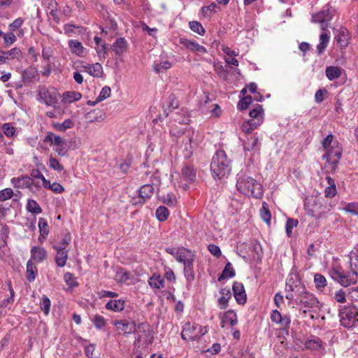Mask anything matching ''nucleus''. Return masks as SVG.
Segmentation results:
<instances>
[{"instance_id": "nucleus-1", "label": "nucleus", "mask_w": 358, "mask_h": 358, "mask_svg": "<svg viewBox=\"0 0 358 358\" xmlns=\"http://www.w3.org/2000/svg\"><path fill=\"white\" fill-rule=\"evenodd\" d=\"M349 271L345 273L340 267H333L329 270L331 278L344 287L355 285L358 282V256L350 257Z\"/></svg>"}, {"instance_id": "nucleus-2", "label": "nucleus", "mask_w": 358, "mask_h": 358, "mask_svg": "<svg viewBox=\"0 0 358 358\" xmlns=\"http://www.w3.org/2000/svg\"><path fill=\"white\" fill-rule=\"evenodd\" d=\"M286 291L296 293L300 303L306 308L303 310V313H306L311 310L317 311L320 309V302L317 299L313 294L306 291L300 282H293L292 285L287 282Z\"/></svg>"}, {"instance_id": "nucleus-3", "label": "nucleus", "mask_w": 358, "mask_h": 358, "mask_svg": "<svg viewBox=\"0 0 358 358\" xmlns=\"http://www.w3.org/2000/svg\"><path fill=\"white\" fill-rule=\"evenodd\" d=\"M306 213L319 220L331 210V205L322 196H309L304 201Z\"/></svg>"}, {"instance_id": "nucleus-4", "label": "nucleus", "mask_w": 358, "mask_h": 358, "mask_svg": "<svg viewBox=\"0 0 358 358\" xmlns=\"http://www.w3.org/2000/svg\"><path fill=\"white\" fill-rule=\"evenodd\" d=\"M210 171L213 177L221 179L227 177L231 171V161L223 150H218L213 157Z\"/></svg>"}, {"instance_id": "nucleus-5", "label": "nucleus", "mask_w": 358, "mask_h": 358, "mask_svg": "<svg viewBox=\"0 0 358 358\" xmlns=\"http://www.w3.org/2000/svg\"><path fill=\"white\" fill-rule=\"evenodd\" d=\"M237 189L245 195L255 198H261L263 195L262 185L253 178L243 175L240 176L236 182Z\"/></svg>"}, {"instance_id": "nucleus-6", "label": "nucleus", "mask_w": 358, "mask_h": 358, "mask_svg": "<svg viewBox=\"0 0 358 358\" xmlns=\"http://www.w3.org/2000/svg\"><path fill=\"white\" fill-rule=\"evenodd\" d=\"M358 310L355 306H343L340 308V322L343 327L352 328L358 326Z\"/></svg>"}, {"instance_id": "nucleus-7", "label": "nucleus", "mask_w": 358, "mask_h": 358, "mask_svg": "<svg viewBox=\"0 0 358 358\" xmlns=\"http://www.w3.org/2000/svg\"><path fill=\"white\" fill-rule=\"evenodd\" d=\"M206 333V327L188 322L183 327L181 337L185 341H196Z\"/></svg>"}, {"instance_id": "nucleus-8", "label": "nucleus", "mask_w": 358, "mask_h": 358, "mask_svg": "<svg viewBox=\"0 0 358 358\" xmlns=\"http://www.w3.org/2000/svg\"><path fill=\"white\" fill-rule=\"evenodd\" d=\"M134 333L136 334V343L150 344L152 342V329L148 323L138 324L135 327Z\"/></svg>"}, {"instance_id": "nucleus-9", "label": "nucleus", "mask_w": 358, "mask_h": 358, "mask_svg": "<svg viewBox=\"0 0 358 358\" xmlns=\"http://www.w3.org/2000/svg\"><path fill=\"white\" fill-rule=\"evenodd\" d=\"M335 10L329 5L324 6L322 10L312 15V22L321 24V29L325 30L328 22L331 20Z\"/></svg>"}, {"instance_id": "nucleus-10", "label": "nucleus", "mask_w": 358, "mask_h": 358, "mask_svg": "<svg viewBox=\"0 0 358 358\" xmlns=\"http://www.w3.org/2000/svg\"><path fill=\"white\" fill-rule=\"evenodd\" d=\"M39 101L47 106H53L58 101L59 93L55 88L41 87L38 90Z\"/></svg>"}, {"instance_id": "nucleus-11", "label": "nucleus", "mask_w": 358, "mask_h": 358, "mask_svg": "<svg viewBox=\"0 0 358 358\" xmlns=\"http://www.w3.org/2000/svg\"><path fill=\"white\" fill-rule=\"evenodd\" d=\"M176 259L177 262L182 263L184 266L193 264L195 259V254L186 248L180 247L176 250Z\"/></svg>"}, {"instance_id": "nucleus-12", "label": "nucleus", "mask_w": 358, "mask_h": 358, "mask_svg": "<svg viewBox=\"0 0 358 358\" xmlns=\"http://www.w3.org/2000/svg\"><path fill=\"white\" fill-rule=\"evenodd\" d=\"M245 155L250 152V155L258 153L261 148V143L259 142V138L256 135L251 136L247 138L243 143Z\"/></svg>"}, {"instance_id": "nucleus-13", "label": "nucleus", "mask_w": 358, "mask_h": 358, "mask_svg": "<svg viewBox=\"0 0 358 358\" xmlns=\"http://www.w3.org/2000/svg\"><path fill=\"white\" fill-rule=\"evenodd\" d=\"M342 151L339 148L328 150L326 155L324 157L327 158V161L329 163L330 169L332 171H334L336 169L337 164L341 157Z\"/></svg>"}, {"instance_id": "nucleus-14", "label": "nucleus", "mask_w": 358, "mask_h": 358, "mask_svg": "<svg viewBox=\"0 0 358 358\" xmlns=\"http://www.w3.org/2000/svg\"><path fill=\"white\" fill-rule=\"evenodd\" d=\"M234 296L238 303L243 305L246 302L247 296L243 285L241 282H234L233 284Z\"/></svg>"}, {"instance_id": "nucleus-15", "label": "nucleus", "mask_w": 358, "mask_h": 358, "mask_svg": "<svg viewBox=\"0 0 358 358\" xmlns=\"http://www.w3.org/2000/svg\"><path fill=\"white\" fill-rule=\"evenodd\" d=\"M53 248L57 251L55 255V262L57 265L59 267H64L68 259L69 250L62 245H53Z\"/></svg>"}, {"instance_id": "nucleus-16", "label": "nucleus", "mask_w": 358, "mask_h": 358, "mask_svg": "<svg viewBox=\"0 0 358 358\" xmlns=\"http://www.w3.org/2000/svg\"><path fill=\"white\" fill-rule=\"evenodd\" d=\"M113 324L116 327L117 331L124 334L134 333L135 331V323L128 322L124 320H117L113 322Z\"/></svg>"}, {"instance_id": "nucleus-17", "label": "nucleus", "mask_w": 358, "mask_h": 358, "mask_svg": "<svg viewBox=\"0 0 358 358\" xmlns=\"http://www.w3.org/2000/svg\"><path fill=\"white\" fill-rule=\"evenodd\" d=\"M69 46L71 53L78 57H85L87 55L86 48L78 40H70L69 41Z\"/></svg>"}, {"instance_id": "nucleus-18", "label": "nucleus", "mask_w": 358, "mask_h": 358, "mask_svg": "<svg viewBox=\"0 0 358 358\" xmlns=\"http://www.w3.org/2000/svg\"><path fill=\"white\" fill-rule=\"evenodd\" d=\"M31 178L27 176H22L18 178H13L11 180V183L15 188H29L31 185Z\"/></svg>"}, {"instance_id": "nucleus-19", "label": "nucleus", "mask_w": 358, "mask_h": 358, "mask_svg": "<svg viewBox=\"0 0 358 358\" xmlns=\"http://www.w3.org/2000/svg\"><path fill=\"white\" fill-rule=\"evenodd\" d=\"M263 122V118L250 119L243 123L241 129L246 134L251 133L254 129H257Z\"/></svg>"}, {"instance_id": "nucleus-20", "label": "nucleus", "mask_w": 358, "mask_h": 358, "mask_svg": "<svg viewBox=\"0 0 358 358\" xmlns=\"http://www.w3.org/2000/svg\"><path fill=\"white\" fill-rule=\"evenodd\" d=\"M111 49L115 52V55H121L127 49V42L124 38H119L111 45Z\"/></svg>"}, {"instance_id": "nucleus-21", "label": "nucleus", "mask_w": 358, "mask_h": 358, "mask_svg": "<svg viewBox=\"0 0 358 358\" xmlns=\"http://www.w3.org/2000/svg\"><path fill=\"white\" fill-rule=\"evenodd\" d=\"M349 38V32L348 29L344 27H341L338 31V35L336 36L338 45L341 48L347 47Z\"/></svg>"}, {"instance_id": "nucleus-22", "label": "nucleus", "mask_w": 358, "mask_h": 358, "mask_svg": "<svg viewBox=\"0 0 358 358\" xmlns=\"http://www.w3.org/2000/svg\"><path fill=\"white\" fill-rule=\"evenodd\" d=\"M31 256L36 262H41L46 258L47 252L43 248L34 246L31 249Z\"/></svg>"}, {"instance_id": "nucleus-23", "label": "nucleus", "mask_w": 358, "mask_h": 358, "mask_svg": "<svg viewBox=\"0 0 358 358\" xmlns=\"http://www.w3.org/2000/svg\"><path fill=\"white\" fill-rule=\"evenodd\" d=\"M220 293L221 294V297H220L217 300L218 306L220 309H225L228 306L229 300L231 297V293L229 288H222L221 289Z\"/></svg>"}, {"instance_id": "nucleus-24", "label": "nucleus", "mask_w": 358, "mask_h": 358, "mask_svg": "<svg viewBox=\"0 0 358 358\" xmlns=\"http://www.w3.org/2000/svg\"><path fill=\"white\" fill-rule=\"evenodd\" d=\"M85 71L94 77H101L103 73V67L99 63L87 64L83 66Z\"/></svg>"}, {"instance_id": "nucleus-25", "label": "nucleus", "mask_w": 358, "mask_h": 358, "mask_svg": "<svg viewBox=\"0 0 358 358\" xmlns=\"http://www.w3.org/2000/svg\"><path fill=\"white\" fill-rule=\"evenodd\" d=\"M237 322L238 320L236 313L234 310H229L222 316L221 326L222 327H224L225 324H229L231 326H234Z\"/></svg>"}, {"instance_id": "nucleus-26", "label": "nucleus", "mask_w": 358, "mask_h": 358, "mask_svg": "<svg viewBox=\"0 0 358 358\" xmlns=\"http://www.w3.org/2000/svg\"><path fill=\"white\" fill-rule=\"evenodd\" d=\"M38 225L40 231V236L38 239L39 242L43 243L49 234V227L46 220L43 217L39 218Z\"/></svg>"}, {"instance_id": "nucleus-27", "label": "nucleus", "mask_w": 358, "mask_h": 358, "mask_svg": "<svg viewBox=\"0 0 358 358\" xmlns=\"http://www.w3.org/2000/svg\"><path fill=\"white\" fill-rule=\"evenodd\" d=\"M139 197L143 199L144 203L147 199H150L154 193V187L150 184H146L141 187L138 191Z\"/></svg>"}, {"instance_id": "nucleus-28", "label": "nucleus", "mask_w": 358, "mask_h": 358, "mask_svg": "<svg viewBox=\"0 0 358 358\" xmlns=\"http://www.w3.org/2000/svg\"><path fill=\"white\" fill-rule=\"evenodd\" d=\"M124 306L125 301L122 299L110 300L106 305V309L115 312H121L122 310H124Z\"/></svg>"}, {"instance_id": "nucleus-29", "label": "nucleus", "mask_w": 358, "mask_h": 358, "mask_svg": "<svg viewBox=\"0 0 358 358\" xmlns=\"http://www.w3.org/2000/svg\"><path fill=\"white\" fill-rule=\"evenodd\" d=\"M330 36L326 32H323L320 36V43L317 45L318 55H322L327 48L329 43Z\"/></svg>"}, {"instance_id": "nucleus-30", "label": "nucleus", "mask_w": 358, "mask_h": 358, "mask_svg": "<svg viewBox=\"0 0 358 358\" xmlns=\"http://www.w3.org/2000/svg\"><path fill=\"white\" fill-rule=\"evenodd\" d=\"M54 144L56 146L55 151L58 153L59 156H65L67 153V150L66 149V143L64 140L58 136L57 137H55Z\"/></svg>"}, {"instance_id": "nucleus-31", "label": "nucleus", "mask_w": 358, "mask_h": 358, "mask_svg": "<svg viewBox=\"0 0 358 358\" xmlns=\"http://www.w3.org/2000/svg\"><path fill=\"white\" fill-rule=\"evenodd\" d=\"M81 96V94L78 92H66L62 95V102H64V103H72L73 101H78L79 99H80Z\"/></svg>"}, {"instance_id": "nucleus-32", "label": "nucleus", "mask_w": 358, "mask_h": 358, "mask_svg": "<svg viewBox=\"0 0 358 358\" xmlns=\"http://www.w3.org/2000/svg\"><path fill=\"white\" fill-rule=\"evenodd\" d=\"M148 283L151 287L160 289L164 287V280L159 274H153L150 278Z\"/></svg>"}, {"instance_id": "nucleus-33", "label": "nucleus", "mask_w": 358, "mask_h": 358, "mask_svg": "<svg viewBox=\"0 0 358 358\" xmlns=\"http://www.w3.org/2000/svg\"><path fill=\"white\" fill-rule=\"evenodd\" d=\"M178 106V102L176 100L174 95L171 94L168 98V102L166 103V105L164 106V112L166 115V117H167L172 111V110L177 108Z\"/></svg>"}, {"instance_id": "nucleus-34", "label": "nucleus", "mask_w": 358, "mask_h": 358, "mask_svg": "<svg viewBox=\"0 0 358 358\" xmlns=\"http://www.w3.org/2000/svg\"><path fill=\"white\" fill-rule=\"evenodd\" d=\"M27 278L29 282H33L35 280L36 274L37 273V268L32 262L31 259L29 260L27 263Z\"/></svg>"}, {"instance_id": "nucleus-35", "label": "nucleus", "mask_w": 358, "mask_h": 358, "mask_svg": "<svg viewBox=\"0 0 358 358\" xmlns=\"http://www.w3.org/2000/svg\"><path fill=\"white\" fill-rule=\"evenodd\" d=\"M43 187L52 190L53 192L60 194L64 191L63 186L58 182L51 183L50 180H43Z\"/></svg>"}, {"instance_id": "nucleus-36", "label": "nucleus", "mask_w": 358, "mask_h": 358, "mask_svg": "<svg viewBox=\"0 0 358 358\" xmlns=\"http://www.w3.org/2000/svg\"><path fill=\"white\" fill-rule=\"evenodd\" d=\"M182 176L187 181L192 182L196 178V171L191 166H185L182 170Z\"/></svg>"}, {"instance_id": "nucleus-37", "label": "nucleus", "mask_w": 358, "mask_h": 358, "mask_svg": "<svg viewBox=\"0 0 358 358\" xmlns=\"http://www.w3.org/2000/svg\"><path fill=\"white\" fill-rule=\"evenodd\" d=\"M341 75V69L337 66H328L326 69V76L329 80H333L339 78Z\"/></svg>"}, {"instance_id": "nucleus-38", "label": "nucleus", "mask_w": 358, "mask_h": 358, "mask_svg": "<svg viewBox=\"0 0 358 358\" xmlns=\"http://www.w3.org/2000/svg\"><path fill=\"white\" fill-rule=\"evenodd\" d=\"M235 275V271L230 262H228L222 271L221 275L218 278V280L221 281L224 279L232 278Z\"/></svg>"}, {"instance_id": "nucleus-39", "label": "nucleus", "mask_w": 358, "mask_h": 358, "mask_svg": "<svg viewBox=\"0 0 358 358\" xmlns=\"http://www.w3.org/2000/svg\"><path fill=\"white\" fill-rule=\"evenodd\" d=\"M27 210L33 214H40L42 213V208L39 204L34 199H29L26 206Z\"/></svg>"}, {"instance_id": "nucleus-40", "label": "nucleus", "mask_w": 358, "mask_h": 358, "mask_svg": "<svg viewBox=\"0 0 358 358\" xmlns=\"http://www.w3.org/2000/svg\"><path fill=\"white\" fill-rule=\"evenodd\" d=\"M159 199L164 203L169 206H175L177 201L175 195L173 193H167L166 194L159 195Z\"/></svg>"}, {"instance_id": "nucleus-41", "label": "nucleus", "mask_w": 358, "mask_h": 358, "mask_svg": "<svg viewBox=\"0 0 358 358\" xmlns=\"http://www.w3.org/2000/svg\"><path fill=\"white\" fill-rule=\"evenodd\" d=\"M183 272L188 283L192 282L194 280V264L184 266Z\"/></svg>"}, {"instance_id": "nucleus-42", "label": "nucleus", "mask_w": 358, "mask_h": 358, "mask_svg": "<svg viewBox=\"0 0 358 358\" xmlns=\"http://www.w3.org/2000/svg\"><path fill=\"white\" fill-rule=\"evenodd\" d=\"M322 341L318 338H314L313 339L307 340L305 343V347L307 349L312 350H317L322 347Z\"/></svg>"}, {"instance_id": "nucleus-43", "label": "nucleus", "mask_w": 358, "mask_h": 358, "mask_svg": "<svg viewBox=\"0 0 358 358\" xmlns=\"http://www.w3.org/2000/svg\"><path fill=\"white\" fill-rule=\"evenodd\" d=\"M155 215L159 221L164 222L169 217V212L167 208L161 206L157 208Z\"/></svg>"}, {"instance_id": "nucleus-44", "label": "nucleus", "mask_w": 358, "mask_h": 358, "mask_svg": "<svg viewBox=\"0 0 358 358\" xmlns=\"http://www.w3.org/2000/svg\"><path fill=\"white\" fill-rule=\"evenodd\" d=\"M189 27L192 31L201 36H203L206 33L205 29L199 22L190 21L189 22Z\"/></svg>"}, {"instance_id": "nucleus-45", "label": "nucleus", "mask_w": 358, "mask_h": 358, "mask_svg": "<svg viewBox=\"0 0 358 358\" xmlns=\"http://www.w3.org/2000/svg\"><path fill=\"white\" fill-rule=\"evenodd\" d=\"M260 215L262 220L268 224L271 222V215L266 202H263L260 210Z\"/></svg>"}, {"instance_id": "nucleus-46", "label": "nucleus", "mask_w": 358, "mask_h": 358, "mask_svg": "<svg viewBox=\"0 0 358 358\" xmlns=\"http://www.w3.org/2000/svg\"><path fill=\"white\" fill-rule=\"evenodd\" d=\"M314 282L317 289H322L324 288L327 285L326 278L320 273H316L315 275Z\"/></svg>"}, {"instance_id": "nucleus-47", "label": "nucleus", "mask_w": 358, "mask_h": 358, "mask_svg": "<svg viewBox=\"0 0 358 358\" xmlns=\"http://www.w3.org/2000/svg\"><path fill=\"white\" fill-rule=\"evenodd\" d=\"M50 306L51 302L50 299L47 296L43 295L40 302V308L45 315H48L49 314Z\"/></svg>"}, {"instance_id": "nucleus-48", "label": "nucleus", "mask_w": 358, "mask_h": 358, "mask_svg": "<svg viewBox=\"0 0 358 358\" xmlns=\"http://www.w3.org/2000/svg\"><path fill=\"white\" fill-rule=\"evenodd\" d=\"M3 52V55L7 56L8 59H16L19 60L22 57L21 50L18 48H14L8 51H5Z\"/></svg>"}, {"instance_id": "nucleus-49", "label": "nucleus", "mask_w": 358, "mask_h": 358, "mask_svg": "<svg viewBox=\"0 0 358 358\" xmlns=\"http://www.w3.org/2000/svg\"><path fill=\"white\" fill-rule=\"evenodd\" d=\"M264 110L262 106L259 104H257L256 106L250 111L249 115L251 119L263 118Z\"/></svg>"}, {"instance_id": "nucleus-50", "label": "nucleus", "mask_w": 358, "mask_h": 358, "mask_svg": "<svg viewBox=\"0 0 358 358\" xmlns=\"http://www.w3.org/2000/svg\"><path fill=\"white\" fill-rule=\"evenodd\" d=\"M299 222L296 219L288 218L285 225L286 234L290 237L292 234V229L296 227L298 224Z\"/></svg>"}, {"instance_id": "nucleus-51", "label": "nucleus", "mask_w": 358, "mask_h": 358, "mask_svg": "<svg viewBox=\"0 0 358 358\" xmlns=\"http://www.w3.org/2000/svg\"><path fill=\"white\" fill-rule=\"evenodd\" d=\"M93 324L94 327L98 329H101L106 327V322L104 317L100 315H95L94 316V318L92 320Z\"/></svg>"}, {"instance_id": "nucleus-52", "label": "nucleus", "mask_w": 358, "mask_h": 358, "mask_svg": "<svg viewBox=\"0 0 358 358\" xmlns=\"http://www.w3.org/2000/svg\"><path fill=\"white\" fill-rule=\"evenodd\" d=\"M111 94V90L109 87L105 86L103 87L99 95L97 96L96 99V102H101L103 101L104 99H107L110 96Z\"/></svg>"}, {"instance_id": "nucleus-53", "label": "nucleus", "mask_w": 358, "mask_h": 358, "mask_svg": "<svg viewBox=\"0 0 358 358\" xmlns=\"http://www.w3.org/2000/svg\"><path fill=\"white\" fill-rule=\"evenodd\" d=\"M73 126V122L68 119L64 120L62 124H55V128L59 131H64L66 129H70Z\"/></svg>"}, {"instance_id": "nucleus-54", "label": "nucleus", "mask_w": 358, "mask_h": 358, "mask_svg": "<svg viewBox=\"0 0 358 358\" xmlns=\"http://www.w3.org/2000/svg\"><path fill=\"white\" fill-rule=\"evenodd\" d=\"M172 66V64L169 61H164L159 64H155L153 67L154 70L157 72H162L164 70L169 69Z\"/></svg>"}, {"instance_id": "nucleus-55", "label": "nucleus", "mask_w": 358, "mask_h": 358, "mask_svg": "<svg viewBox=\"0 0 358 358\" xmlns=\"http://www.w3.org/2000/svg\"><path fill=\"white\" fill-rule=\"evenodd\" d=\"M37 76V71L32 68L26 69L22 74L23 78L24 80H31L32 78H34Z\"/></svg>"}, {"instance_id": "nucleus-56", "label": "nucleus", "mask_w": 358, "mask_h": 358, "mask_svg": "<svg viewBox=\"0 0 358 358\" xmlns=\"http://www.w3.org/2000/svg\"><path fill=\"white\" fill-rule=\"evenodd\" d=\"M252 102V98L251 96H244L238 103V109L243 110L245 109H247L249 106V105Z\"/></svg>"}, {"instance_id": "nucleus-57", "label": "nucleus", "mask_w": 358, "mask_h": 358, "mask_svg": "<svg viewBox=\"0 0 358 358\" xmlns=\"http://www.w3.org/2000/svg\"><path fill=\"white\" fill-rule=\"evenodd\" d=\"M13 195V191L10 188H6L0 191V201H4L10 199Z\"/></svg>"}, {"instance_id": "nucleus-58", "label": "nucleus", "mask_w": 358, "mask_h": 358, "mask_svg": "<svg viewBox=\"0 0 358 358\" xmlns=\"http://www.w3.org/2000/svg\"><path fill=\"white\" fill-rule=\"evenodd\" d=\"M49 166L51 169L62 171L64 170V166L59 162V161L53 157H50L49 159Z\"/></svg>"}, {"instance_id": "nucleus-59", "label": "nucleus", "mask_w": 358, "mask_h": 358, "mask_svg": "<svg viewBox=\"0 0 358 358\" xmlns=\"http://www.w3.org/2000/svg\"><path fill=\"white\" fill-rule=\"evenodd\" d=\"M216 7L217 4L215 3H212L208 6L202 7L201 13L204 17H208L213 12H215Z\"/></svg>"}, {"instance_id": "nucleus-60", "label": "nucleus", "mask_w": 358, "mask_h": 358, "mask_svg": "<svg viewBox=\"0 0 358 358\" xmlns=\"http://www.w3.org/2000/svg\"><path fill=\"white\" fill-rule=\"evenodd\" d=\"M96 52L100 59H105L106 55L109 50L106 44L99 45L96 48Z\"/></svg>"}, {"instance_id": "nucleus-61", "label": "nucleus", "mask_w": 358, "mask_h": 358, "mask_svg": "<svg viewBox=\"0 0 358 358\" xmlns=\"http://www.w3.org/2000/svg\"><path fill=\"white\" fill-rule=\"evenodd\" d=\"M327 94V91L325 89L318 90L315 94V101L316 103H321L324 101L325 95Z\"/></svg>"}, {"instance_id": "nucleus-62", "label": "nucleus", "mask_w": 358, "mask_h": 358, "mask_svg": "<svg viewBox=\"0 0 358 358\" xmlns=\"http://www.w3.org/2000/svg\"><path fill=\"white\" fill-rule=\"evenodd\" d=\"M4 43L7 46H9L15 43L16 37L13 31L8 32L3 35Z\"/></svg>"}, {"instance_id": "nucleus-63", "label": "nucleus", "mask_w": 358, "mask_h": 358, "mask_svg": "<svg viewBox=\"0 0 358 358\" xmlns=\"http://www.w3.org/2000/svg\"><path fill=\"white\" fill-rule=\"evenodd\" d=\"M116 280L120 282H124L129 279V273L122 269L116 274Z\"/></svg>"}, {"instance_id": "nucleus-64", "label": "nucleus", "mask_w": 358, "mask_h": 358, "mask_svg": "<svg viewBox=\"0 0 358 358\" xmlns=\"http://www.w3.org/2000/svg\"><path fill=\"white\" fill-rule=\"evenodd\" d=\"M3 133L8 137L14 135V127L10 123L3 124L2 126Z\"/></svg>"}]
</instances>
